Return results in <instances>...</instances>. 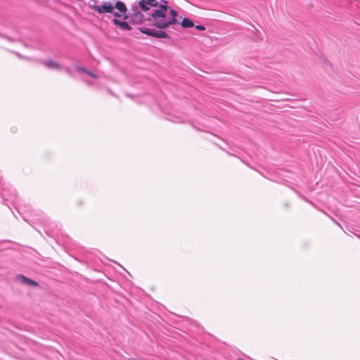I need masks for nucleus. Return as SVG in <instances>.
Listing matches in <instances>:
<instances>
[{"mask_svg":"<svg viewBox=\"0 0 360 360\" xmlns=\"http://www.w3.org/2000/svg\"><path fill=\"white\" fill-rule=\"evenodd\" d=\"M165 4L152 11L148 19L149 27H140L139 30L149 37L157 39H170V36L163 30L172 25L179 24L176 16L177 13L167 6V2L162 0Z\"/></svg>","mask_w":360,"mask_h":360,"instance_id":"obj_1","label":"nucleus"},{"mask_svg":"<svg viewBox=\"0 0 360 360\" xmlns=\"http://www.w3.org/2000/svg\"><path fill=\"white\" fill-rule=\"evenodd\" d=\"M131 14L129 16V22L132 25H141L144 20L143 14L139 11L136 5H132L131 7Z\"/></svg>","mask_w":360,"mask_h":360,"instance_id":"obj_2","label":"nucleus"},{"mask_svg":"<svg viewBox=\"0 0 360 360\" xmlns=\"http://www.w3.org/2000/svg\"><path fill=\"white\" fill-rule=\"evenodd\" d=\"M89 7L100 14L105 13H112L114 10V6L110 2H105L101 6L96 4L90 5Z\"/></svg>","mask_w":360,"mask_h":360,"instance_id":"obj_3","label":"nucleus"},{"mask_svg":"<svg viewBox=\"0 0 360 360\" xmlns=\"http://www.w3.org/2000/svg\"><path fill=\"white\" fill-rule=\"evenodd\" d=\"M16 278L18 281H19L20 282H21L25 285H31V286H34V287L38 285V283L35 281L30 279L22 274L17 275Z\"/></svg>","mask_w":360,"mask_h":360,"instance_id":"obj_4","label":"nucleus"},{"mask_svg":"<svg viewBox=\"0 0 360 360\" xmlns=\"http://www.w3.org/2000/svg\"><path fill=\"white\" fill-rule=\"evenodd\" d=\"M41 63L49 69H54V70H60L62 68L61 65L60 64L55 62L51 58H48L46 60H42Z\"/></svg>","mask_w":360,"mask_h":360,"instance_id":"obj_5","label":"nucleus"},{"mask_svg":"<svg viewBox=\"0 0 360 360\" xmlns=\"http://www.w3.org/2000/svg\"><path fill=\"white\" fill-rule=\"evenodd\" d=\"M114 8L117 9L120 13H122L124 14V19L127 20L129 18V15L126 14L127 11V8L125 5V4L121 1H117L115 5L113 6Z\"/></svg>","mask_w":360,"mask_h":360,"instance_id":"obj_6","label":"nucleus"},{"mask_svg":"<svg viewBox=\"0 0 360 360\" xmlns=\"http://www.w3.org/2000/svg\"><path fill=\"white\" fill-rule=\"evenodd\" d=\"M112 22L115 25L118 26L121 30L129 31L132 29V27L125 21H121L117 18H113Z\"/></svg>","mask_w":360,"mask_h":360,"instance_id":"obj_7","label":"nucleus"},{"mask_svg":"<svg viewBox=\"0 0 360 360\" xmlns=\"http://www.w3.org/2000/svg\"><path fill=\"white\" fill-rule=\"evenodd\" d=\"M181 25L184 28H191L194 26V23L189 18H184L181 22Z\"/></svg>","mask_w":360,"mask_h":360,"instance_id":"obj_8","label":"nucleus"},{"mask_svg":"<svg viewBox=\"0 0 360 360\" xmlns=\"http://www.w3.org/2000/svg\"><path fill=\"white\" fill-rule=\"evenodd\" d=\"M142 11H147L149 10V7L148 6V4L146 2V0H140L138 2V5H136Z\"/></svg>","mask_w":360,"mask_h":360,"instance_id":"obj_9","label":"nucleus"},{"mask_svg":"<svg viewBox=\"0 0 360 360\" xmlns=\"http://www.w3.org/2000/svg\"><path fill=\"white\" fill-rule=\"evenodd\" d=\"M146 2L148 6L152 7H158V2L157 0H146Z\"/></svg>","mask_w":360,"mask_h":360,"instance_id":"obj_10","label":"nucleus"},{"mask_svg":"<svg viewBox=\"0 0 360 360\" xmlns=\"http://www.w3.org/2000/svg\"><path fill=\"white\" fill-rule=\"evenodd\" d=\"M76 70L79 72H85V73H87L88 72V70L84 67H81V66H77L76 67Z\"/></svg>","mask_w":360,"mask_h":360,"instance_id":"obj_11","label":"nucleus"},{"mask_svg":"<svg viewBox=\"0 0 360 360\" xmlns=\"http://www.w3.org/2000/svg\"><path fill=\"white\" fill-rule=\"evenodd\" d=\"M86 74L92 77L94 79H97L98 78V76L96 74H94V72H92L89 71V70H88Z\"/></svg>","mask_w":360,"mask_h":360,"instance_id":"obj_12","label":"nucleus"},{"mask_svg":"<svg viewBox=\"0 0 360 360\" xmlns=\"http://www.w3.org/2000/svg\"><path fill=\"white\" fill-rule=\"evenodd\" d=\"M112 13H113V15L115 17V18H120L122 17V14L120 13V12H112Z\"/></svg>","mask_w":360,"mask_h":360,"instance_id":"obj_13","label":"nucleus"},{"mask_svg":"<svg viewBox=\"0 0 360 360\" xmlns=\"http://www.w3.org/2000/svg\"><path fill=\"white\" fill-rule=\"evenodd\" d=\"M195 29L198 30H205V27L203 25H199L195 26Z\"/></svg>","mask_w":360,"mask_h":360,"instance_id":"obj_14","label":"nucleus"},{"mask_svg":"<svg viewBox=\"0 0 360 360\" xmlns=\"http://www.w3.org/2000/svg\"><path fill=\"white\" fill-rule=\"evenodd\" d=\"M1 195H2V197H3L4 198H5V197H6V194H5V188H3V193H1Z\"/></svg>","mask_w":360,"mask_h":360,"instance_id":"obj_15","label":"nucleus"},{"mask_svg":"<svg viewBox=\"0 0 360 360\" xmlns=\"http://www.w3.org/2000/svg\"><path fill=\"white\" fill-rule=\"evenodd\" d=\"M66 71L68 72V73H70V70L68 68H66Z\"/></svg>","mask_w":360,"mask_h":360,"instance_id":"obj_16","label":"nucleus"}]
</instances>
